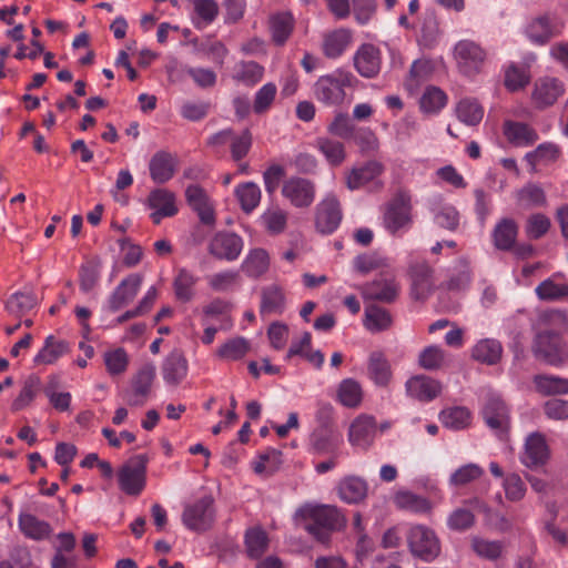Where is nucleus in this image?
<instances>
[{"label": "nucleus", "instance_id": "obj_1", "mask_svg": "<svg viewBox=\"0 0 568 568\" xmlns=\"http://www.w3.org/2000/svg\"><path fill=\"white\" fill-rule=\"evenodd\" d=\"M567 327V317L562 312L551 311L539 318L538 333L534 344L536 357L554 366L568 358V348L559 336Z\"/></svg>", "mask_w": 568, "mask_h": 568}, {"label": "nucleus", "instance_id": "obj_2", "mask_svg": "<svg viewBox=\"0 0 568 568\" xmlns=\"http://www.w3.org/2000/svg\"><path fill=\"white\" fill-rule=\"evenodd\" d=\"M294 519L321 541H326L329 531L341 529L346 524L338 508L331 505L306 504L296 510Z\"/></svg>", "mask_w": 568, "mask_h": 568}, {"label": "nucleus", "instance_id": "obj_3", "mask_svg": "<svg viewBox=\"0 0 568 568\" xmlns=\"http://www.w3.org/2000/svg\"><path fill=\"white\" fill-rule=\"evenodd\" d=\"M453 57L458 72L470 79H476L484 70L487 52L476 41L463 39L455 43Z\"/></svg>", "mask_w": 568, "mask_h": 568}, {"label": "nucleus", "instance_id": "obj_4", "mask_svg": "<svg viewBox=\"0 0 568 568\" xmlns=\"http://www.w3.org/2000/svg\"><path fill=\"white\" fill-rule=\"evenodd\" d=\"M351 73L342 70L323 75L314 84V95L326 105L341 104L345 99L344 88L351 84Z\"/></svg>", "mask_w": 568, "mask_h": 568}, {"label": "nucleus", "instance_id": "obj_5", "mask_svg": "<svg viewBox=\"0 0 568 568\" xmlns=\"http://www.w3.org/2000/svg\"><path fill=\"white\" fill-rule=\"evenodd\" d=\"M565 29V21L555 13H546L530 19L524 34L535 45H545Z\"/></svg>", "mask_w": 568, "mask_h": 568}, {"label": "nucleus", "instance_id": "obj_6", "mask_svg": "<svg viewBox=\"0 0 568 568\" xmlns=\"http://www.w3.org/2000/svg\"><path fill=\"white\" fill-rule=\"evenodd\" d=\"M214 501L211 496H204L184 506L183 525L192 531L203 532L210 529L215 519Z\"/></svg>", "mask_w": 568, "mask_h": 568}, {"label": "nucleus", "instance_id": "obj_7", "mask_svg": "<svg viewBox=\"0 0 568 568\" xmlns=\"http://www.w3.org/2000/svg\"><path fill=\"white\" fill-rule=\"evenodd\" d=\"M407 541L412 554L425 561L435 559L440 552L437 536L423 525H416L409 529Z\"/></svg>", "mask_w": 568, "mask_h": 568}, {"label": "nucleus", "instance_id": "obj_8", "mask_svg": "<svg viewBox=\"0 0 568 568\" xmlns=\"http://www.w3.org/2000/svg\"><path fill=\"white\" fill-rule=\"evenodd\" d=\"M148 458L144 455H138L126 462L119 470L120 488L129 495H139L146 479Z\"/></svg>", "mask_w": 568, "mask_h": 568}, {"label": "nucleus", "instance_id": "obj_9", "mask_svg": "<svg viewBox=\"0 0 568 568\" xmlns=\"http://www.w3.org/2000/svg\"><path fill=\"white\" fill-rule=\"evenodd\" d=\"M565 83L560 79L542 75L535 80L530 100L537 109L544 110L554 105L565 94Z\"/></svg>", "mask_w": 568, "mask_h": 568}, {"label": "nucleus", "instance_id": "obj_10", "mask_svg": "<svg viewBox=\"0 0 568 568\" xmlns=\"http://www.w3.org/2000/svg\"><path fill=\"white\" fill-rule=\"evenodd\" d=\"M282 195L294 207H308L315 200L316 186L311 180L292 176L284 181Z\"/></svg>", "mask_w": 568, "mask_h": 568}, {"label": "nucleus", "instance_id": "obj_11", "mask_svg": "<svg viewBox=\"0 0 568 568\" xmlns=\"http://www.w3.org/2000/svg\"><path fill=\"white\" fill-rule=\"evenodd\" d=\"M244 247L243 239L234 232H216L209 241V253L219 260L235 261Z\"/></svg>", "mask_w": 568, "mask_h": 568}, {"label": "nucleus", "instance_id": "obj_12", "mask_svg": "<svg viewBox=\"0 0 568 568\" xmlns=\"http://www.w3.org/2000/svg\"><path fill=\"white\" fill-rule=\"evenodd\" d=\"M550 456V450L544 434L530 433L526 438L519 459L524 466L534 469L544 466Z\"/></svg>", "mask_w": 568, "mask_h": 568}, {"label": "nucleus", "instance_id": "obj_13", "mask_svg": "<svg viewBox=\"0 0 568 568\" xmlns=\"http://www.w3.org/2000/svg\"><path fill=\"white\" fill-rule=\"evenodd\" d=\"M342 221V211L337 197L328 193L316 206L315 225L323 234L333 233Z\"/></svg>", "mask_w": 568, "mask_h": 568}, {"label": "nucleus", "instance_id": "obj_14", "mask_svg": "<svg viewBox=\"0 0 568 568\" xmlns=\"http://www.w3.org/2000/svg\"><path fill=\"white\" fill-rule=\"evenodd\" d=\"M377 432L375 418L371 415H358L348 427V442L359 450H367L374 443Z\"/></svg>", "mask_w": 568, "mask_h": 568}, {"label": "nucleus", "instance_id": "obj_15", "mask_svg": "<svg viewBox=\"0 0 568 568\" xmlns=\"http://www.w3.org/2000/svg\"><path fill=\"white\" fill-rule=\"evenodd\" d=\"M410 210L409 201L406 197L395 199L384 213L385 229L392 234L408 230L412 224Z\"/></svg>", "mask_w": 568, "mask_h": 568}, {"label": "nucleus", "instance_id": "obj_16", "mask_svg": "<svg viewBox=\"0 0 568 568\" xmlns=\"http://www.w3.org/2000/svg\"><path fill=\"white\" fill-rule=\"evenodd\" d=\"M143 282V277L140 274H131L115 287L111 296L109 297L104 308L108 312L114 313L120 308L128 305L133 301L138 294Z\"/></svg>", "mask_w": 568, "mask_h": 568}, {"label": "nucleus", "instance_id": "obj_17", "mask_svg": "<svg viewBox=\"0 0 568 568\" xmlns=\"http://www.w3.org/2000/svg\"><path fill=\"white\" fill-rule=\"evenodd\" d=\"M400 286L394 276H384L365 284L361 292L364 300L393 303L397 298Z\"/></svg>", "mask_w": 568, "mask_h": 568}, {"label": "nucleus", "instance_id": "obj_18", "mask_svg": "<svg viewBox=\"0 0 568 568\" xmlns=\"http://www.w3.org/2000/svg\"><path fill=\"white\" fill-rule=\"evenodd\" d=\"M406 394L419 402L428 403L440 395L443 385L439 381L426 375H416L407 379Z\"/></svg>", "mask_w": 568, "mask_h": 568}, {"label": "nucleus", "instance_id": "obj_19", "mask_svg": "<svg viewBox=\"0 0 568 568\" xmlns=\"http://www.w3.org/2000/svg\"><path fill=\"white\" fill-rule=\"evenodd\" d=\"M146 205L152 211L151 219L155 224L178 213L175 195L166 189L153 190L148 196Z\"/></svg>", "mask_w": 568, "mask_h": 568}, {"label": "nucleus", "instance_id": "obj_20", "mask_svg": "<svg viewBox=\"0 0 568 568\" xmlns=\"http://www.w3.org/2000/svg\"><path fill=\"white\" fill-rule=\"evenodd\" d=\"M503 133L506 140L518 148H527L538 141L539 135L531 125L513 120H505Z\"/></svg>", "mask_w": 568, "mask_h": 568}, {"label": "nucleus", "instance_id": "obj_21", "mask_svg": "<svg viewBox=\"0 0 568 568\" xmlns=\"http://www.w3.org/2000/svg\"><path fill=\"white\" fill-rule=\"evenodd\" d=\"M337 495L346 504H359L368 495V484L359 476H345L336 487Z\"/></svg>", "mask_w": 568, "mask_h": 568}, {"label": "nucleus", "instance_id": "obj_22", "mask_svg": "<svg viewBox=\"0 0 568 568\" xmlns=\"http://www.w3.org/2000/svg\"><path fill=\"white\" fill-rule=\"evenodd\" d=\"M486 424L495 432H504L509 425L508 409L500 397L491 394L483 409Z\"/></svg>", "mask_w": 568, "mask_h": 568}, {"label": "nucleus", "instance_id": "obj_23", "mask_svg": "<svg viewBox=\"0 0 568 568\" xmlns=\"http://www.w3.org/2000/svg\"><path fill=\"white\" fill-rule=\"evenodd\" d=\"M354 65L362 77H375L381 70L379 50L373 44H363L354 55Z\"/></svg>", "mask_w": 568, "mask_h": 568}, {"label": "nucleus", "instance_id": "obj_24", "mask_svg": "<svg viewBox=\"0 0 568 568\" xmlns=\"http://www.w3.org/2000/svg\"><path fill=\"white\" fill-rule=\"evenodd\" d=\"M176 165L178 159L173 154L164 151L158 152L150 160V175L154 182L165 183L173 178Z\"/></svg>", "mask_w": 568, "mask_h": 568}, {"label": "nucleus", "instance_id": "obj_25", "mask_svg": "<svg viewBox=\"0 0 568 568\" xmlns=\"http://www.w3.org/2000/svg\"><path fill=\"white\" fill-rule=\"evenodd\" d=\"M383 172V165L377 161H369L362 166H356L346 173V186L354 191L363 187Z\"/></svg>", "mask_w": 568, "mask_h": 568}, {"label": "nucleus", "instance_id": "obj_26", "mask_svg": "<svg viewBox=\"0 0 568 568\" xmlns=\"http://www.w3.org/2000/svg\"><path fill=\"white\" fill-rule=\"evenodd\" d=\"M368 378L378 387H386L392 381L393 372L388 359L381 352H373L367 363Z\"/></svg>", "mask_w": 568, "mask_h": 568}, {"label": "nucleus", "instance_id": "obj_27", "mask_svg": "<svg viewBox=\"0 0 568 568\" xmlns=\"http://www.w3.org/2000/svg\"><path fill=\"white\" fill-rule=\"evenodd\" d=\"M18 526L23 536L32 540L45 539L52 531L49 523L28 511L19 514Z\"/></svg>", "mask_w": 568, "mask_h": 568}, {"label": "nucleus", "instance_id": "obj_28", "mask_svg": "<svg viewBox=\"0 0 568 568\" xmlns=\"http://www.w3.org/2000/svg\"><path fill=\"white\" fill-rule=\"evenodd\" d=\"M394 505L402 510L415 514H428L433 509L432 503L410 490L399 489L393 495Z\"/></svg>", "mask_w": 568, "mask_h": 568}, {"label": "nucleus", "instance_id": "obj_29", "mask_svg": "<svg viewBox=\"0 0 568 568\" xmlns=\"http://www.w3.org/2000/svg\"><path fill=\"white\" fill-rule=\"evenodd\" d=\"M185 196L189 205L197 212L203 223L214 222L213 205L203 189L199 185H190L185 191Z\"/></svg>", "mask_w": 568, "mask_h": 568}, {"label": "nucleus", "instance_id": "obj_30", "mask_svg": "<svg viewBox=\"0 0 568 568\" xmlns=\"http://www.w3.org/2000/svg\"><path fill=\"white\" fill-rule=\"evenodd\" d=\"M288 213L278 205H270L260 216V225L270 235H278L285 232Z\"/></svg>", "mask_w": 568, "mask_h": 568}, {"label": "nucleus", "instance_id": "obj_31", "mask_svg": "<svg viewBox=\"0 0 568 568\" xmlns=\"http://www.w3.org/2000/svg\"><path fill=\"white\" fill-rule=\"evenodd\" d=\"M412 296L415 300H424L434 286L433 271L427 264H419L410 270Z\"/></svg>", "mask_w": 568, "mask_h": 568}, {"label": "nucleus", "instance_id": "obj_32", "mask_svg": "<svg viewBox=\"0 0 568 568\" xmlns=\"http://www.w3.org/2000/svg\"><path fill=\"white\" fill-rule=\"evenodd\" d=\"M560 155V149L552 142L539 144L535 150L527 152L524 161L527 163L530 172H536L539 165H548L557 161Z\"/></svg>", "mask_w": 568, "mask_h": 568}, {"label": "nucleus", "instance_id": "obj_33", "mask_svg": "<svg viewBox=\"0 0 568 568\" xmlns=\"http://www.w3.org/2000/svg\"><path fill=\"white\" fill-rule=\"evenodd\" d=\"M536 295L541 301H556L568 296V282L561 274H554L542 281L536 288Z\"/></svg>", "mask_w": 568, "mask_h": 568}, {"label": "nucleus", "instance_id": "obj_34", "mask_svg": "<svg viewBox=\"0 0 568 568\" xmlns=\"http://www.w3.org/2000/svg\"><path fill=\"white\" fill-rule=\"evenodd\" d=\"M364 397L363 387L354 378L341 381L336 389V400L344 407L357 408L361 406Z\"/></svg>", "mask_w": 568, "mask_h": 568}, {"label": "nucleus", "instance_id": "obj_35", "mask_svg": "<svg viewBox=\"0 0 568 568\" xmlns=\"http://www.w3.org/2000/svg\"><path fill=\"white\" fill-rule=\"evenodd\" d=\"M229 139H231L232 158L235 161L244 158L252 145L251 133L248 131H243L240 135L233 136L231 131H222L212 136L210 142L212 144H222L225 143Z\"/></svg>", "mask_w": 568, "mask_h": 568}, {"label": "nucleus", "instance_id": "obj_36", "mask_svg": "<svg viewBox=\"0 0 568 568\" xmlns=\"http://www.w3.org/2000/svg\"><path fill=\"white\" fill-rule=\"evenodd\" d=\"M314 148L324 156L332 166H339L346 159L345 145L329 136H318Z\"/></svg>", "mask_w": 568, "mask_h": 568}, {"label": "nucleus", "instance_id": "obj_37", "mask_svg": "<svg viewBox=\"0 0 568 568\" xmlns=\"http://www.w3.org/2000/svg\"><path fill=\"white\" fill-rule=\"evenodd\" d=\"M37 304V296L32 292H16L4 302V310L10 316L20 318L33 310Z\"/></svg>", "mask_w": 568, "mask_h": 568}, {"label": "nucleus", "instance_id": "obj_38", "mask_svg": "<svg viewBox=\"0 0 568 568\" xmlns=\"http://www.w3.org/2000/svg\"><path fill=\"white\" fill-rule=\"evenodd\" d=\"M163 379L168 384L176 385L187 374V361L180 352H172L163 363Z\"/></svg>", "mask_w": 568, "mask_h": 568}, {"label": "nucleus", "instance_id": "obj_39", "mask_svg": "<svg viewBox=\"0 0 568 568\" xmlns=\"http://www.w3.org/2000/svg\"><path fill=\"white\" fill-rule=\"evenodd\" d=\"M457 119L468 126L478 125L484 118V106L474 98H464L455 106Z\"/></svg>", "mask_w": 568, "mask_h": 568}, {"label": "nucleus", "instance_id": "obj_40", "mask_svg": "<svg viewBox=\"0 0 568 568\" xmlns=\"http://www.w3.org/2000/svg\"><path fill=\"white\" fill-rule=\"evenodd\" d=\"M393 324L390 313L381 306L368 305L365 307L363 325L371 333L388 329Z\"/></svg>", "mask_w": 568, "mask_h": 568}, {"label": "nucleus", "instance_id": "obj_41", "mask_svg": "<svg viewBox=\"0 0 568 568\" xmlns=\"http://www.w3.org/2000/svg\"><path fill=\"white\" fill-rule=\"evenodd\" d=\"M503 353L500 343L494 338H484L478 341L471 348V357L487 365L496 364Z\"/></svg>", "mask_w": 568, "mask_h": 568}, {"label": "nucleus", "instance_id": "obj_42", "mask_svg": "<svg viewBox=\"0 0 568 568\" xmlns=\"http://www.w3.org/2000/svg\"><path fill=\"white\" fill-rule=\"evenodd\" d=\"M352 42V33L347 29H337L324 37L323 50L326 57L335 59L343 54Z\"/></svg>", "mask_w": 568, "mask_h": 568}, {"label": "nucleus", "instance_id": "obj_43", "mask_svg": "<svg viewBox=\"0 0 568 568\" xmlns=\"http://www.w3.org/2000/svg\"><path fill=\"white\" fill-rule=\"evenodd\" d=\"M439 420L448 429L462 430L471 424V414L463 406L448 407L439 413Z\"/></svg>", "mask_w": 568, "mask_h": 568}, {"label": "nucleus", "instance_id": "obj_44", "mask_svg": "<svg viewBox=\"0 0 568 568\" xmlns=\"http://www.w3.org/2000/svg\"><path fill=\"white\" fill-rule=\"evenodd\" d=\"M532 383L536 392L542 396L568 394V378L556 375H536Z\"/></svg>", "mask_w": 568, "mask_h": 568}, {"label": "nucleus", "instance_id": "obj_45", "mask_svg": "<svg viewBox=\"0 0 568 568\" xmlns=\"http://www.w3.org/2000/svg\"><path fill=\"white\" fill-rule=\"evenodd\" d=\"M270 255L264 248H253L242 263L243 272L251 277H260L268 271Z\"/></svg>", "mask_w": 568, "mask_h": 568}, {"label": "nucleus", "instance_id": "obj_46", "mask_svg": "<svg viewBox=\"0 0 568 568\" xmlns=\"http://www.w3.org/2000/svg\"><path fill=\"white\" fill-rule=\"evenodd\" d=\"M518 226L514 220L504 219L493 231L494 245L501 251H508L516 242Z\"/></svg>", "mask_w": 568, "mask_h": 568}, {"label": "nucleus", "instance_id": "obj_47", "mask_svg": "<svg viewBox=\"0 0 568 568\" xmlns=\"http://www.w3.org/2000/svg\"><path fill=\"white\" fill-rule=\"evenodd\" d=\"M69 351V344L53 336L45 338L43 347L34 356L36 364L50 365Z\"/></svg>", "mask_w": 568, "mask_h": 568}, {"label": "nucleus", "instance_id": "obj_48", "mask_svg": "<svg viewBox=\"0 0 568 568\" xmlns=\"http://www.w3.org/2000/svg\"><path fill=\"white\" fill-rule=\"evenodd\" d=\"M41 389V379L37 375H29L21 385L19 394L12 402L13 410H21L29 406Z\"/></svg>", "mask_w": 568, "mask_h": 568}, {"label": "nucleus", "instance_id": "obj_49", "mask_svg": "<svg viewBox=\"0 0 568 568\" xmlns=\"http://www.w3.org/2000/svg\"><path fill=\"white\" fill-rule=\"evenodd\" d=\"M264 75V68L254 61H241L235 64L233 79L248 87L258 83Z\"/></svg>", "mask_w": 568, "mask_h": 568}, {"label": "nucleus", "instance_id": "obj_50", "mask_svg": "<svg viewBox=\"0 0 568 568\" xmlns=\"http://www.w3.org/2000/svg\"><path fill=\"white\" fill-rule=\"evenodd\" d=\"M285 306L283 290L277 285H270L263 290L261 313L264 315L280 314Z\"/></svg>", "mask_w": 568, "mask_h": 568}, {"label": "nucleus", "instance_id": "obj_51", "mask_svg": "<svg viewBox=\"0 0 568 568\" xmlns=\"http://www.w3.org/2000/svg\"><path fill=\"white\" fill-rule=\"evenodd\" d=\"M250 351V343L243 337H235L223 343L216 351L222 361L234 362L242 359Z\"/></svg>", "mask_w": 568, "mask_h": 568}, {"label": "nucleus", "instance_id": "obj_52", "mask_svg": "<svg viewBox=\"0 0 568 568\" xmlns=\"http://www.w3.org/2000/svg\"><path fill=\"white\" fill-rule=\"evenodd\" d=\"M235 196L243 211L251 213L257 207L261 201V190L253 182H245L235 187Z\"/></svg>", "mask_w": 568, "mask_h": 568}, {"label": "nucleus", "instance_id": "obj_53", "mask_svg": "<svg viewBox=\"0 0 568 568\" xmlns=\"http://www.w3.org/2000/svg\"><path fill=\"white\" fill-rule=\"evenodd\" d=\"M268 547L267 534L261 527L247 529L245 534V548L250 558H260Z\"/></svg>", "mask_w": 568, "mask_h": 568}, {"label": "nucleus", "instance_id": "obj_54", "mask_svg": "<svg viewBox=\"0 0 568 568\" xmlns=\"http://www.w3.org/2000/svg\"><path fill=\"white\" fill-rule=\"evenodd\" d=\"M196 276L185 268H180L174 277L173 286L175 296L182 302H189L194 296Z\"/></svg>", "mask_w": 568, "mask_h": 568}, {"label": "nucleus", "instance_id": "obj_55", "mask_svg": "<svg viewBox=\"0 0 568 568\" xmlns=\"http://www.w3.org/2000/svg\"><path fill=\"white\" fill-rule=\"evenodd\" d=\"M530 81V72L527 68L511 63L505 68L504 84L507 90L516 92L523 90Z\"/></svg>", "mask_w": 568, "mask_h": 568}, {"label": "nucleus", "instance_id": "obj_56", "mask_svg": "<svg viewBox=\"0 0 568 568\" xmlns=\"http://www.w3.org/2000/svg\"><path fill=\"white\" fill-rule=\"evenodd\" d=\"M353 264L356 272L367 274L375 270L390 267L392 261L387 256L373 252L358 255L354 258Z\"/></svg>", "mask_w": 568, "mask_h": 568}, {"label": "nucleus", "instance_id": "obj_57", "mask_svg": "<svg viewBox=\"0 0 568 568\" xmlns=\"http://www.w3.org/2000/svg\"><path fill=\"white\" fill-rule=\"evenodd\" d=\"M419 104L424 113L435 114L447 104V95L437 87H428L424 91Z\"/></svg>", "mask_w": 568, "mask_h": 568}, {"label": "nucleus", "instance_id": "obj_58", "mask_svg": "<svg viewBox=\"0 0 568 568\" xmlns=\"http://www.w3.org/2000/svg\"><path fill=\"white\" fill-rule=\"evenodd\" d=\"M470 545L477 556L487 560H495L499 558L504 550L501 542L478 536L471 537Z\"/></svg>", "mask_w": 568, "mask_h": 568}, {"label": "nucleus", "instance_id": "obj_59", "mask_svg": "<svg viewBox=\"0 0 568 568\" xmlns=\"http://www.w3.org/2000/svg\"><path fill=\"white\" fill-rule=\"evenodd\" d=\"M294 19L288 12L278 13L271 19V31L273 40L277 44H283L293 30Z\"/></svg>", "mask_w": 568, "mask_h": 568}, {"label": "nucleus", "instance_id": "obj_60", "mask_svg": "<svg viewBox=\"0 0 568 568\" xmlns=\"http://www.w3.org/2000/svg\"><path fill=\"white\" fill-rule=\"evenodd\" d=\"M446 362V353L438 345L425 347L418 355V364L426 371H436L442 368Z\"/></svg>", "mask_w": 568, "mask_h": 568}, {"label": "nucleus", "instance_id": "obj_61", "mask_svg": "<svg viewBox=\"0 0 568 568\" xmlns=\"http://www.w3.org/2000/svg\"><path fill=\"white\" fill-rule=\"evenodd\" d=\"M195 17L193 22L196 28H203L210 24L219 12L217 3L214 0H194Z\"/></svg>", "mask_w": 568, "mask_h": 568}, {"label": "nucleus", "instance_id": "obj_62", "mask_svg": "<svg viewBox=\"0 0 568 568\" xmlns=\"http://www.w3.org/2000/svg\"><path fill=\"white\" fill-rule=\"evenodd\" d=\"M517 200L524 206H542L546 204V194L539 184L528 183L517 192Z\"/></svg>", "mask_w": 568, "mask_h": 568}, {"label": "nucleus", "instance_id": "obj_63", "mask_svg": "<svg viewBox=\"0 0 568 568\" xmlns=\"http://www.w3.org/2000/svg\"><path fill=\"white\" fill-rule=\"evenodd\" d=\"M484 474V469L474 463H469L457 468L449 477V485L465 486Z\"/></svg>", "mask_w": 568, "mask_h": 568}, {"label": "nucleus", "instance_id": "obj_64", "mask_svg": "<svg viewBox=\"0 0 568 568\" xmlns=\"http://www.w3.org/2000/svg\"><path fill=\"white\" fill-rule=\"evenodd\" d=\"M501 486L505 491V497L509 501H519L526 495V485L521 477L516 473L506 475L503 479Z\"/></svg>", "mask_w": 568, "mask_h": 568}]
</instances>
